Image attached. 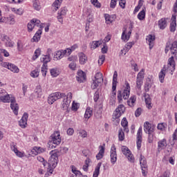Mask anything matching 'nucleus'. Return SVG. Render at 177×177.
Masks as SVG:
<instances>
[{"label":"nucleus","mask_w":177,"mask_h":177,"mask_svg":"<svg viewBox=\"0 0 177 177\" xmlns=\"http://www.w3.org/2000/svg\"><path fill=\"white\" fill-rule=\"evenodd\" d=\"M0 102H3V103H9V102H10V108L14 114H15V115L19 114V104L16 103V100L13 97L10 98V96L6 93V91L1 88H0Z\"/></svg>","instance_id":"nucleus-1"},{"label":"nucleus","mask_w":177,"mask_h":177,"mask_svg":"<svg viewBox=\"0 0 177 177\" xmlns=\"http://www.w3.org/2000/svg\"><path fill=\"white\" fill-rule=\"evenodd\" d=\"M67 151H68V148L66 147L51 151L50 152V157L48 160V165L52 168H56L59 162V156H62V154H66Z\"/></svg>","instance_id":"nucleus-2"},{"label":"nucleus","mask_w":177,"mask_h":177,"mask_svg":"<svg viewBox=\"0 0 177 177\" xmlns=\"http://www.w3.org/2000/svg\"><path fill=\"white\" fill-rule=\"evenodd\" d=\"M130 93L131 86H129V83H128V82H125V86L123 93L121 91H118V100H119V102H121L122 97L124 100L129 99Z\"/></svg>","instance_id":"nucleus-3"},{"label":"nucleus","mask_w":177,"mask_h":177,"mask_svg":"<svg viewBox=\"0 0 177 177\" xmlns=\"http://www.w3.org/2000/svg\"><path fill=\"white\" fill-rule=\"evenodd\" d=\"M62 97H66L65 93H62L60 92L51 93L48 97V104H53V102H56V100H59V99H62Z\"/></svg>","instance_id":"nucleus-4"},{"label":"nucleus","mask_w":177,"mask_h":177,"mask_svg":"<svg viewBox=\"0 0 177 177\" xmlns=\"http://www.w3.org/2000/svg\"><path fill=\"white\" fill-rule=\"evenodd\" d=\"M102 82H103V74L100 72H97L95 74V80H93V84H91L92 89H96Z\"/></svg>","instance_id":"nucleus-5"},{"label":"nucleus","mask_w":177,"mask_h":177,"mask_svg":"<svg viewBox=\"0 0 177 177\" xmlns=\"http://www.w3.org/2000/svg\"><path fill=\"white\" fill-rule=\"evenodd\" d=\"M50 142L54 145L51 147L52 148H55L56 146H59V145L62 143V138H60V133L59 131H55L51 135Z\"/></svg>","instance_id":"nucleus-6"},{"label":"nucleus","mask_w":177,"mask_h":177,"mask_svg":"<svg viewBox=\"0 0 177 177\" xmlns=\"http://www.w3.org/2000/svg\"><path fill=\"white\" fill-rule=\"evenodd\" d=\"M143 80H145V69H142L137 75L136 88H138V89H142Z\"/></svg>","instance_id":"nucleus-7"},{"label":"nucleus","mask_w":177,"mask_h":177,"mask_svg":"<svg viewBox=\"0 0 177 177\" xmlns=\"http://www.w3.org/2000/svg\"><path fill=\"white\" fill-rule=\"evenodd\" d=\"M163 67H165L166 71H169L171 75L174 74L173 72L175 71V60H174L173 56L169 58L167 66L165 65Z\"/></svg>","instance_id":"nucleus-8"},{"label":"nucleus","mask_w":177,"mask_h":177,"mask_svg":"<svg viewBox=\"0 0 177 177\" xmlns=\"http://www.w3.org/2000/svg\"><path fill=\"white\" fill-rule=\"evenodd\" d=\"M121 150L122 153L126 156L127 158H128L129 161L131 162H133L135 161V158L133 157V155L131 153V151L129 149H128L126 146H122L121 147Z\"/></svg>","instance_id":"nucleus-9"},{"label":"nucleus","mask_w":177,"mask_h":177,"mask_svg":"<svg viewBox=\"0 0 177 177\" xmlns=\"http://www.w3.org/2000/svg\"><path fill=\"white\" fill-rule=\"evenodd\" d=\"M67 12H68V10H67L66 7L62 8L60 10L58 11L57 19L61 24H63V19H64V17L67 15Z\"/></svg>","instance_id":"nucleus-10"},{"label":"nucleus","mask_w":177,"mask_h":177,"mask_svg":"<svg viewBox=\"0 0 177 177\" xmlns=\"http://www.w3.org/2000/svg\"><path fill=\"white\" fill-rule=\"evenodd\" d=\"M140 164L142 169V175L146 176V171H147V161L146 160V158L145 156L140 155Z\"/></svg>","instance_id":"nucleus-11"},{"label":"nucleus","mask_w":177,"mask_h":177,"mask_svg":"<svg viewBox=\"0 0 177 177\" xmlns=\"http://www.w3.org/2000/svg\"><path fill=\"white\" fill-rule=\"evenodd\" d=\"M115 150V145H113L111 148V162L112 164L117 162V151Z\"/></svg>","instance_id":"nucleus-12"},{"label":"nucleus","mask_w":177,"mask_h":177,"mask_svg":"<svg viewBox=\"0 0 177 177\" xmlns=\"http://www.w3.org/2000/svg\"><path fill=\"white\" fill-rule=\"evenodd\" d=\"M144 131L145 133H154V128L153 124H150L149 122H145L144 123Z\"/></svg>","instance_id":"nucleus-13"},{"label":"nucleus","mask_w":177,"mask_h":177,"mask_svg":"<svg viewBox=\"0 0 177 177\" xmlns=\"http://www.w3.org/2000/svg\"><path fill=\"white\" fill-rule=\"evenodd\" d=\"M142 147V127H140L137 133V149L140 150Z\"/></svg>","instance_id":"nucleus-14"},{"label":"nucleus","mask_w":177,"mask_h":177,"mask_svg":"<svg viewBox=\"0 0 177 177\" xmlns=\"http://www.w3.org/2000/svg\"><path fill=\"white\" fill-rule=\"evenodd\" d=\"M168 19L162 18L158 22V26L160 30H165L167 28V26H168Z\"/></svg>","instance_id":"nucleus-15"},{"label":"nucleus","mask_w":177,"mask_h":177,"mask_svg":"<svg viewBox=\"0 0 177 177\" xmlns=\"http://www.w3.org/2000/svg\"><path fill=\"white\" fill-rule=\"evenodd\" d=\"M27 120H28V113H24L21 119L19 121L21 128H26V125H27Z\"/></svg>","instance_id":"nucleus-16"},{"label":"nucleus","mask_w":177,"mask_h":177,"mask_svg":"<svg viewBox=\"0 0 177 177\" xmlns=\"http://www.w3.org/2000/svg\"><path fill=\"white\" fill-rule=\"evenodd\" d=\"M143 96L145 97V104L147 109H149V110H151V109L153 108V106H151V98L150 97V95H149L148 93H144Z\"/></svg>","instance_id":"nucleus-17"},{"label":"nucleus","mask_w":177,"mask_h":177,"mask_svg":"<svg viewBox=\"0 0 177 177\" xmlns=\"http://www.w3.org/2000/svg\"><path fill=\"white\" fill-rule=\"evenodd\" d=\"M169 28L171 32H175L176 30V15L172 16Z\"/></svg>","instance_id":"nucleus-18"},{"label":"nucleus","mask_w":177,"mask_h":177,"mask_svg":"<svg viewBox=\"0 0 177 177\" xmlns=\"http://www.w3.org/2000/svg\"><path fill=\"white\" fill-rule=\"evenodd\" d=\"M131 34H132V30H129L127 31V29H124L122 34V39L123 41H128L131 37Z\"/></svg>","instance_id":"nucleus-19"},{"label":"nucleus","mask_w":177,"mask_h":177,"mask_svg":"<svg viewBox=\"0 0 177 177\" xmlns=\"http://www.w3.org/2000/svg\"><path fill=\"white\" fill-rule=\"evenodd\" d=\"M42 35V29H39L31 39L32 42H39Z\"/></svg>","instance_id":"nucleus-20"},{"label":"nucleus","mask_w":177,"mask_h":177,"mask_svg":"<svg viewBox=\"0 0 177 177\" xmlns=\"http://www.w3.org/2000/svg\"><path fill=\"white\" fill-rule=\"evenodd\" d=\"M86 80V75L85 73L82 71H80L77 72V81L78 82H84Z\"/></svg>","instance_id":"nucleus-21"},{"label":"nucleus","mask_w":177,"mask_h":177,"mask_svg":"<svg viewBox=\"0 0 177 177\" xmlns=\"http://www.w3.org/2000/svg\"><path fill=\"white\" fill-rule=\"evenodd\" d=\"M46 150V149H45V148L35 147L32 149V153L34 156H37L38 154H41V153H45Z\"/></svg>","instance_id":"nucleus-22"},{"label":"nucleus","mask_w":177,"mask_h":177,"mask_svg":"<svg viewBox=\"0 0 177 177\" xmlns=\"http://www.w3.org/2000/svg\"><path fill=\"white\" fill-rule=\"evenodd\" d=\"M167 146H168V144L167 143V140L164 138L158 142V150L160 151V150H163V149H165Z\"/></svg>","instance_id":"nucleus-23"},{"label":"nucleus","mask_w":177,"mask_h":177,"mask_svg":"<svg viewBox=\"0 0 177 177\" xmlns=\"http://www.w3.org/2000/svg\"><path fill=\"white\" fill-rule=\"evenodd\" d=\"M153 86V81L150 78H147L145 84L144 89L145 92H150V88Z\"/></svg>","instance_id":"nucleus-24"},{"label":"nucleus","mask_w":177,"mask_h":177,"mask_svg":"<svg viewBox=\"0 0 177 177\" xmlns=\"http://www.w3.org/2000/svg\"><path fill=\"white\" fill-rule=\"evenodd\" d=\"M156 40V36L149 35L147 37V41L149 42V49H153L154 44L153 42Z\"/></svg>","instance_id":"nucleus-25"},{"label":"nucleus","mask_w":177,"mask_h":177,"mask_svg":"<svg viewBox=\"0 0 177 177\" xmlns=\"http://www.w3.org/2000/svg\"><path fill=\"white\" fill-rule=\"evenodd\" d=\"M170 51L171 55H174L175 57H177V41H174L171 44Z\"/></svg>","instance_id":"nucleus-26"},{"label":"nucleus","mask_w":177,"mask_h":177,"mask_svg":"<svg viewBox=\"0 0 177 177\" xmlns=\"http://www.w3.org/2000/svg\"><path fill=\"white\" fill-rule=\"evenodd\" d=\"M79 60L80 64H85L88 62V57L84 53H79Z\"/></svg>","instance_id":"nucleus-27"},{"label":"nucleus","mask_w":177,"mask_h":177,"mask_svg":"<svg viewBox=\"0 0 177 177\" xmlns=\"http://www.w3.org/2000/svg\"><path fill=\"white\" fill-rule=\"evenodd\" d=\"M64 57V53L63 50H59L55 53L54 55V60H60Z\"/></svg>","instance_id":"nucleus-28"},{"label":"nucleus","mask_w":177,"mask_h":177,"mask_svg":"<svg viewBox=\"0 0 177 177\" xmlns=\"http://www.w3.org/2000/svg\"><path fill=\"white\" fill-rule=\"evenodd\" d=\"M165 71H167V68L163 66L161 71L159 73V80L161 83L164 82V78H165Z\"/></svg>","instance_id":"nucleus-29"},{"label":"nucleus","mask_w":177,"mask_h":177,"mask_svg":"<svg viewBox=\"0 0 177 177\" xmlns=\"http://www.w3.org/2000/svg\"><path fill=\"white\" fill-rule=\"evenodd\" d=\"M93 111L92 110V108L88 107L86 109V112L84 113V118H87V120H89L90 118L92 117Z\"/></svg>","instance_id":"nucleus-30"},{"label":"nucleus","mask_w":177,"mask_h":177,"mask_svg":"<svg viewBox=\"0 0 177 177\" xmlns=\"http://www.w3.org/2000/svg\"><path fill=\"white\" fill-rule=\"evenodd\" d=\"M102 167V162H99L95 169L93 177L99 176V174H100V167Z\"/></svg>","instance_id":"nucleus-31"},{"label":"nucleus","mask_w":177,"mask_h":177,"mask_svg":"<svg viewBox=\"0 0 177 177\" xmlns=\"http://www.w3.org/2000/svg\"><path fill=\"white\" fill-rule=\"evenodd\" d=\"M100 151L96 156L97 160H102L103 158V155L104 154V147L100 146Z\"/></svg>","instance_id":"nucleus-32"},{"label":"nucleus","mask_w":177,"mask_h":177,"mask_svg":"<svg viewBox=\"0 0 177 177\" xmlns=\"http://www.w3.org/2000/svg\"><path fill=\"white\" fill-rule=\"evenodd\" d=\"M69 106H70V101H68L67 98H63L62 110H68Z\"/></svg>","instance_id":"nucleus-33"},{"label":"nucleus","mask_w":177,"mask_h":177,"mask_svg":"<svg viewBox=\"0 0 177 177\" xmlns=\"http://www.w3.org/2000/svg\"><path fill=\"white\" fill-rule=\"evenodd\" d=\"M41 62H44L43 64H48V63L50 62V54L44 55L43 57L41 58Z\"/></svg>","instance_id":"nucleus-34"},{"label":"nucleus","mask_w":177,"mask_h":177,"mask_svg":"<svg viewBox=\"0 0 177 177\" xmlns=\"http://www.w3.org/2000/svg\"><path fill=\"white\" fill-rule=\"evenodd\" d=\"M8 70H10L12 73H19V68L13 64L8 65Z\"/></svg>","instance_id":"nucleus-35"},{"label":"nucleus","mask_w":177,"mask_h":177,"mask_svg":"<svg viewBox=\"0 0 177 177\" xmlns=\"http://www.w3.org/2000/svg\"><path fill=\"white\" fill-rule=\"evenodd\" d=\"M35 92L37 97H41V96H42V88L41 87V85L37 86Z\"/></svg>","instance_id":"nucleus-36"},{"label":"nucleus","mask_w":177,"mask_h":177,"mask_svg":"<svg viewBox=\"0 0 177 177\" xmlns=\"http://www.w3.org/2000/svg\"><path fill=\"white\" fill-rule=\"evenodd\" d=\"M136 102V97H135V96H132L130 97L129 100L127 101V104L130 107H133Z\"/></svg>","instance_id":"nucleus-37"},{"label":"nucleus","mask_w":177,"mask_h":177,"mask_svg":"<svg viewBox=\"0 0 177 177\" xmlns=\"http://www.w3.org/2000/svg\"><path fill=\"white\" fill-rule=\"evenodd\" d=\"M121 125L122 127H123V128H124V131H126L127 132H129V130L127 129V127H128V120H127V118H124L122 120Z\"/></svg>","instance_id":"nucleus-38"},{"label":"nucleus","mask_w":177,"mask_h":177,"mask_svg":"<svg viewBox=\"0 0 177 177\" xmlns=\"http://www.w3.org/2000/svg\"><path fill=\"white\" fill-rule=\"evenodd\" d=\"M118 138L120 142H122V140L125 139V134L124 133L122 129H120L118 131Z\"/></svg>","instance_id":"nucleus-39"},{"label":"nucleus","mask_w":177,"mask_h":177,"mask_svg":"<svg viewBox=\"0 0 177 177\" xmlns=\"http://www.w3.org/2000/svg\"><path fill=\"white\" fill-rule=\"evenodd\" d=\"M32 22L35 24V26L39 27L40 28H44V24H41V21L37 19H32Z\"/></svg>","instance_id":"nucleus-40"},{"label":"nucleus","mask_w":177,"mask_h":177,"mask_svg":"<svg viewBox=\"0 0 177 177\" xmlns=\"http://www.w3.org/2000/svg\"><path fill=\"white\" fill-rule=\"evenodd\" d=\"M43 77H46V73H48V64H43L41 69Z\"/></svg>","instance_id":"nucleus-41"},{"label":"nucleus","mask_w":177,"mask_h":177,"mask_svg":"<svg viewBox=\"0 0 177 177\" xmlns=\"http://www.w3.org/2000/svg\"><path fill=\"white\" fill-rule=\"evenodd\" d=\"M33 8H34V9H35V10H41V4L39 3V1L34 0Z\"/></svg>","instance_id":"nucleus-42"},{"label":"nucleus","mask_w":177,"mask_h":177,"mask_svg":"<svg viewBox=\"0 0 177 177\" xmlns=\"http://www.w3.org/2000/svg\"><path fill=\"white\" fill-rule=\"evenodd\" d=\"M117 77H118V73H117V71H114L113 77V82L112 85H113V88H115V85H117Z\"/></svg>","instance_id":"nucleus-43"},{"label":"nucleus","mask_w":177,"mask_h":177,"mask_svg":"<svg viewBox=\"0 0 177 177\" xmlns=\"http://www.w3.org/2000/svg\"><path fill=\"white\" fill-rule=\"evenodd\" d=\"M52 77H57L60 74L57 68H52L50 71Z\"/></svg>","instance_id":"nucleus-44"},{"label":"nucleus","mask_w":177,"mask_h":177,"mask_svg":"<svg viewBox=\"0 0 177 177\" xmlns=\"http://www.w3.org/2000/svg\"><path fill=\"white\" fill-rule=\"evenodd\" d=\"M2 60H3V57H2V55L0 54V64L2 66V67H5L6 68H9V66L10 64L8 62H3Z\"/></svg>","instance_id":"nucleus-45"},{"label":"nucleus","mask_w":177,"mask_h":177,"mask_svg":"<svg viewBox=\"0 0 177 177\" xmlns=\"http://www.w3.org/2000/svg\"><path fill=\"white\" fill-rule=\"evenodd\" d=\"M145 17H146V12L145 11V10H142L138 13V19L139 20H143Z\"/></svg>","instance_id":"nucleus-46"},{"label":"nucleus","mask_w":177,"mask_h":177,"mask_svg":"<svg viewBox=\"0 0 177 177\" xmlns=\"http://www.w3.org/2000/svg\"><path fill=\"white\" fill-rule=\"evenodd\" d=\"M12 11L14 12V13H16V15H19V16H21L23 13H24V10H23V8H12Z\"/></svg>","instance_id":"nucleus-47"},{"label":"nucleus","mask_w":177,"mask_h":177,"mask_svg":"<svg viewBox=\"0 0 177 177\" xmlns=\"http://www.w3.org/2000/svg\"><path fill=\"white\" fill-rule=\"evenodd\" d=\"M122 114V113L120 112L118 109H115V111L113 112V119L117 120V118H120Z\"/></svg>","instance_id":"nucleus-48"},{"label":"nucleus","mask_w":177,"mask_h":177,"mask_svg":"<svg viewBox=\"0 0 177 177\" xmlns=\"http://www.w3.org/2000/svg\"><path fill=\"white\" fill-rule=\"evenodd\" d=\"M35 27V24H34V22L32 21V19L30 21V22H29L28 24V30L29 31V32H31V31H32V30H34V28Z\"/></svg>","instance_id":"nucleus-49"},{"label":"nucleus","mask_w":177,"mask_h":177,"mask_svg":"<svg viewBox=\"0 0 177 177\" xmlns=\"http://www.w3.org/2000/svg\"><path fill=\"white\" fill-rule=\"evenodd\" d=\"M30 76H32V78H37L39 76V71H38V69H35L30 73Z\"/></svg>","instance_id":"nucleus-50"},{"label":"nucleus","mask_w":177,"mask_h":177,"mask_svg":"<svg viewBox=\"0 0 177 177\" xmlns=\"http://www.w3.org/2000/svg\"><path fill=\"white\" fill-rule=\"evenodd\" d=\"M105 20L106 24H111L113 23V18L109 14L105 15Z\"/></svg>","instance_id":"nucleus-51"},{"label":"nucleus","mask_w":177,"mask_h":177,"mask_svg":"<svg viewBox=\"0 0 177 177\" xmlns=\"http://www.w3.org/2000/svg\"><path fill=\"white\" fill-rule=\"evenodd\" d=\"M134 44H135L134 42L127 43V44L126 45V50L124 52V55H127V52H129V49H131V48H132V46H133Z\"/></svg>","instance_id":"nucleus-52"},{"label":"nucleus","mask_w":177,"mask_h":177,"mask_svg":"<svg viewBox=\"0 0 177 177\" xmlns=\"http://www.w3.org/2000/svg\"><path fill=\"white\" fill-rule=\"evenodd\" d=\"M91 2L95 8H102V4L97 0H91Z\"/></svg>","instance_id":"nucleus-53"},{"label":"nucleus","mask_w":177,"mask_h":177,"mask_svg":"<svg viewBox=\"0 0 177 177\" xmlns=\"http://www.w3.org/2000/svg\"><path fill=\"white\" fill-rule=\"evenodd\" d=\"M78 133L79 136H81V138H86V136H88V133H86V131L85 130H79Z\"/></svg>","instance_id":"nucleus-54"},{"label":"nucleus","mask_w":177,"mask_h":177,"mask_svg":"<svg viewBox=\"0 0 177 177\" xmlns=\"http://www.w3.org/2000/svg\"><path fill=\"white\" fill-rule=\"evenodd\" d=\"M40 55H41V49L37 48L35 51V55L32 57L33 60H36V59H38Z\"/></svg>","instance_id":"nucleus-55"},{"label":"nucleus","mask_w":177,"mask_h":177,"mask_svg":"<svg viewBox=\"0 0 177 177\" xmlns=\"http://www.w3.org/2000/svg\"><path fill=\"white\" fill-rule=\"evenodd\" d=\"M104 60H106V56L105 55H100L99 57V59H98L99 66H102V64H103V63H104Z\"/></svg>","instance_id":"nucleus-56"},{"label":"nucleus","mask_w":177,"mask_h":177,"mask_svg":"<svg viewBox=\"0 0 177 177\" xmlns=\"http://www.w3.org/2000/svg\"><path fill=\"white\" fill-rule=\"evenodd\" d=\"M154 140V133H148V142L151 143Z\"/></svg>","instance_id":"nucleus-57"},{"label":"nucleus","mask_w":177,"mask_h":177,"mask_svg":"<svg viewBox=\"0 0 177 177\" xmlns=\"http://www.w3.org/2000/svg\"><path fill=\"white\" fill-rule=\"evenodd\" d=\"M100 45V43L99 41H93L91 44V49H96V48H98V46Z\"/></svg>","instance_id":"nucleus-58"},{"label":"nucleus","mask_w":177,"mask_h":177,"mask_svg":"<svg viewBox=\"0 0 177 177\" xmlns=\"http://www.w3.org/2000/svg\"><path fill=\"white\" fill-rule=\"evenodd\" d=\"M69 68H71V70H73V71H75V70H77V64H75V62H71L69 65H68Z\"/></svg>","instance_id":"nucleus-59"},{"label":"nucleus","mask_w":177,"mask_h":177,"mask_svg":"<svg viewBox=\"0 0 177 177\" xmlns=\"http://www.w3.org/2000/svg\"><path fill=\"white\" fill-rule=\"evenodd\" d=\"M0 55L2 56H5L6 57H8L9 56V53L8 51H6L4 49H0Z\"/></svg>","instance_id":"nucleus-60"},{"label":"nucleus","mask_w":177,"mask_h":177,"mask_svg":"<svg viewBox=\"0 0 177 177\" xmlns=\"http://www.w3.org/2000/svg\"><path fill=\"white\" fill-rule=\"evenodd\" d=\"M60 3H62V0H55L53 3V6H55L57 9H59Z\"/></svg>","instance_id":"nucleus-61"},{"label":"nucleus","mask_w":177,"mask_h":177,"mask_svg":"<svg viewBox=\"0 0 177 177\" xmlns=\"http://www.w3.org/2000/svg\"><path fill=\"white\" fill-rule=\"evenodd\" d=\"M6 46H8L9 48L13 47V43L12 42V40L10 38H8V39L5 43Z\"/></svg>","instance_id":"nucleus-62"},{"label":"nucleus","mask_w":177,"mask_h":177,"mask_svg":"<svg viewBox=\"0 0 177 177\" xmlns=\"http://www.w3.org/2000/svg\"><path fill=\"white\" fill-rule=\"evenodd\" d=\"M17 48L19 52H21V50H23V42H21V41H18Z\"/></svg>","instance_id":"nucleus-63"},{"label":"nucleus","mask_w":177,"mask_h":177,"mask_svg":"<svg viewBox=\"0 0 177 177\" xmlns=\"http://www.w3.org/2000/svg\"><path fill=\"white\" fill-rule=\"evenodd\" d=\"M1 39L3 42H5L9 39V37L8 35L3 34L1 35Z\"/></svg>","instance_id":"nucleus-64"}]
</instances>
